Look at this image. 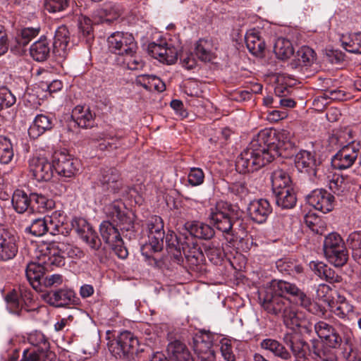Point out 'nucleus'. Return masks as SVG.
Listing matches in <instances>:
<instances>
[{"instance_id":"nucleus-28","label":"nucleus","mask_w":361,"mask_h":361,"mask_svg":"<svg viewBox=\"0 0 361 361\" xmlns=\"http://www.w3.org/2000/svg\"><path fill=\"white\" fill-rule=\"evenodd\" d=\"M71 118L82 128H92L95 126V114L89 107L76 106L72 111Z\"/></svg>"},{"instance_id":"nucleus-42","label":"nucleus","mask_w":361,"mask_h":361,"mask_svg":"<svg viewBox=\"0 0 361 361\" xmlns=\"http://www.w3.org/2000/svg\"><path fill=\"white\" fill-rule=\"evenodd\" d=\"M274 51L276 56L282 60L288 59L294 53L291 42L288 39L283 37L276 39Z\"/></svg>"},{"instance_id":"nucleus-2","label":"nucleus","mask_w":361,"mask_h":361,"mask_svg":"<svg viewBox=\"0 0 361 361\" xmlns=\"http://www.w3.org/2000/svg\"><path fill=\"white\" fill-rule=\"evenodd\" d=\"M49 255L47 248L43 244L40 245L35 251L36 261L29 263L27 266L26 277L30 285L36 290L39 287L45 271H51L56 266L62 264L61 258L51 259Z\"/></svg>"},{"instance_id":"nucleus-41","label":"nucleus","mask_w":361,"mask_h":361,"mask_svg":"<svg viewBox=\"0 0 361 361\" xmlns=\"http://www.w3.org/2000/svg\"><path fill=\"white\" fill-rule=\"evenodd\" d=\"M12 204L17 212H25L29 207L31 208L30 195L28 196L20 190H16L12 197Z\"/></svg>"},{"instance_id":"nucleus-46","label":"nucleus","mask_w":361,"mask_h":361,"mask_svg":"<svg viewBox=\"0 0 361 361\" xmlns=\"http://www.w3.org/2000/svg\"><path fill=\"white\" fill-rule=\"evenodd\" d=\"M31 209H37L39 212L50 209L54 206L52 200L37 193L30 194Z\"/></svg>"},{"instance_id":"nucleus-38","label":"nucleus","mask_w":361,"mask_h":361,"mask_svg":"<svg viewBox=\"0 0 361 361\" xmlns=\"http://www.w3.org/2000/svg\"><path fill=\"white\" fill-rule=\"evenodd\" d=\"M245 39L247 48L252 54L258 56L263 53L265 49V43L261 39L258 32L255 31L247 32Z\"/></svg>"},{"instance_id":"nucleus-24","label":"nucleus","mask_w":361,"mask_h":361,"mask_svg":"<svg viewBox=\"0 0 361 361\" xmlns=\"http://www.w3.org/2000/svg\"><path fill=\"white\" fill-rule=\"evenodd\" d=\"M45 302L55 307H63L75 304L78 300L75 292L71 289L62 288L43 295Z\"/></svg>"},{"instance_id":"nucleus-27","label":"nucleus","mask_w":361,"mask_h":361,"mask_svg":"<svg viewBox=\"0 0 361 361\" xmlns=\"http://www.w3.org/2000/svg\"><path fill=\"white\" fill-rule=\"evenodd\" d=\"M100 182L104 190L112 193L118 192L123 188L120 173L116 168L103 169Z\"/></svg>"},{"instance_id":"nucleus-60","label":"nucleus","mask_w":361,"mask_h":361,"mask_svg":"<svg viewBox=\"0 0 361 361\" xmlns=\"http://www.w3.org/2000/svg\"><path fill=\"white\" fill-rule=\"evenodd\" d=\"M228 191L233 195L239 198L245 197L248 193V189L245 182L238 181L229 183L228 185Z\"/></svg>"},{"instance_id":"nucleus-5","label":"nucleus","mask_w":361,"mask_h":361,"mask_svg":"<svg viewBox=\"0 0 361 361\" xmlns=\"http://www.w3.org/2000/svg\"><path fill=\"white\" fill-rule=\"evenodd\" d=\"M271 286H274L278 293L281 295L283 294L289 295L296 305L305 308L309 312L319 316L324 314L325 309L318 303L312 301L311 298L295 284L286 281H279L278 282H274Z\"/></svg>"},{"instance_id":"nucleus-63","label":"nucleus","mask_w":361,"mask_h":361,"mask_svg":"<svg viewBox=\"0 0 361 361\" xmlns=\"http://www.w3.org/2000/svg\"><path fill=\"white\" fill-rule=\"evenodd\" d=\"M15 102V96L8 89H0V110L11 106Z\"/></svg>"},{"instance_id":"nucleus-30","label":"nucleus","mask_w":361,"mask_h":361,"mask_svg":"<svg viewBox=\"0 0 361 361\" xmlns=\"http://www.w3.org/2000/svg\"><path fill=\"white\" fill-rule=\"evenodd\" d=\"M53 128L52 118L44 114H38L28 129L29 136L36 139Z\"/></svg>"},{"instance_id":"nucleus-22","label":"nucleus","mask_w":361,"mask_h":361,"mask_svg":"<svg viewBox=\"0 0 361 361\" xmlns=\"http://www.w3.org/2000/svg\"><path fill=\"white\" fill-rule=\"evenodd\" d=\"M123 209L118 203L114 202L106 207V213L118 223L121 230L130 231L134 227V215Z\"/></svg>"},{"instance_id":"nucleus-44","label":"nucleus","mask_w":361,"mask_h":361,"mask_svg":"<svg viewBox=\"0 0 361 361\" xmlns=\"http://www.w3.org/2000/svg\"><path fill=\"white\" fill-rule=\"evenodd\" d=\"M166 250L169 255L179 263L180 257V245L177 234L173 231H171L166 235Z\"/></svg>"},{"instance_id":"nucleus-18","label":"nucleus","mask_w":361,"mask_h":361,"mask_svg":"<svg viewBox=\"0 0 361 361\" xmlns=\"http://www.w3.org/2000/svg\"><path fill=\"white\" fill-rule=\"evenodd\" d=\"M182 242V251L185 255V263L191 270H195L204 261V254L199 247L195 238L185 237Z\"/></svg>"},{"instance_id":"nucleus-29","label":"nucleus","mask_w":361,"mask_h":361,"mask_svg":"<svg viewBox=\"0 0 361 361\" xmlns=\"http://www.w3.org/2000/svg\"><path fill=\"white\" fill-rule=\"evenodd\" d=\"M185 230L190 235V238L209 240L214 235V230L209 225L200 221L187 222Z\"/></svg>"},{"instance_id":"nucleus-31","label":"nucleus","mask_w":361,"mask_h":361,"mask_svg":"<svg viewBox=\"0 0 361 361\" xmlns=\"http://www.w3.org/2000/svg\"><path fill=\"white\" fill-rule=\"evenodd\" d=\"M48 233L53 235L62 234L67 232L65 227L66 216L60 211H55L51 215L45 216Z\"/></svg>"},{"instance_id":"nucleus-54","label":"nucleus","mask_w":361,"mask_h":361,"mask_svg":"<svg viewBox=\"0 0 361 361\" xmlns=\"http://www.w3.org/2000/svg\"><path fill=\"white\" fill-rule=\"evenodd\" d=\"M29 343L39 348V351L47 350L49 348V343L45 336L40 331H34L28 336Z\"/></svg>"},{"instance_id":"nucleus-39","label":"nucleus","mask_w":361,"mask_h":361,"mask_svg":"<svg viewBox=\"0 0 361 361\" xmlns=\"http://www.w3.org/2000/svg\"><path fill=\"white\" fill-rule=\"evenodd\" d=\"M195 51L197 58L202 61L209 62L215 58L212 42L204 38L197 42Z\"/></svg>"},{"instance_id":"nucleus-15","label":"nucleus","mask_w":361,"mask_h":361,"mask_svg":"<svg viewBox=\"0 0 361 361\" xmlns=\"http://www.w3.org/2000/svg\"><path fill=\"white\" fill-rule=\"evenodd\" d=\"M54 164L56 172L61 176L71 178L79 170L78 159L65 152H57L54 154Z\"/></svg>"},{"instance_id":"nucleus-10","label":"nucleus","mask_w":361,"mask_h":361,"mask_svg":"<svg viewBox=\"0 0 361 361\" xmlns=\"http://www.w3.org/2000/svg\"><path fill=\"white\" fill-rule=\"evenodd\" d=\"M259 299L263 308L275 315L281 314L289 305L288 300L271 286L259 292Z\"/></svg>"},{"instance_id":"nucleus-32","label":"nucleus","mask_w":361,"mask_h":361,"mask_svg":"<svg viewBox=\"0 0 361 361\" xmlns=\"http://www.w3.org/2000/svg\"><path fill=\"white\" fill-rule=\"evenodd\" d=\"M69 31L65 25H61L55 32L53 48L59 56H65L69 43Z\"/></svg>"},{"instance_id":"nucleus-8","label":"nucleus","mask_w":361,"mask_h":361,"mask_svg":"<svg viewBox=\"0 0 361 361\" xmlns=\"http://www.w3.org/2000/svg\"><path fill=\"white\" fill-rule=\"evenodd\" d=\"M209 218L218 230L226 233H231L235 221L231 205L224 202H218L214 208L211 209Z\"/></svg>"},{"instance_id":"nucleus-56","label":"nucleus","mask_w":361,"mask_h":361,"mask_svg":"<svg viewBox=\"0 0 361 361\" xmlns=\"http://www.w3.org/2000/svg\"><path fill=\"white\" fill-rule=\"evenodd\" d=\"M329 189L335 194L342 195L347 188V183L342 176L334 175L329 182Z\"/></svg>"},{"instance_id":"nucleus-7","label":"nucleus","mask_w":361,"mask_h":361,"mask_svg":"<svg viewBox=\"0 0 361 361\" xmlns=\"http://www.w3.org/2000/svg\"><path fill=\"white\" fill-rule=\"evenodd\" d=\"M147 229L149 242L142 246L141 250L143 255L150 257L148 251L157 252L163 248L164 231L162 219L158 216H152L148 221Z\"/></svg>"},{"instance_id":"nucleus-13","label":"nucleus","mask_w":361,"mask_h":361,"mask_svg":"<svg viewBox=\"0 0 361 361\" xmlns=\"http://www.w3.org/2000/svg\"><path fill=\"white\" fill-rule=\"evenodd\" d=\"M214 335L209 331H201L192 337V348L197 361H215L212 349Z\"/></svg>"},{"instance_id":"nucleus-16","label":"nucleus","mask_w":361,"mask_h":361,"mask_svg":"<svg viewBox=\"0 0 361 361\" xmlns=\"http://www.w3.org/2000/svg\"><path fill=\"white\" fill-rule=\"evenodd\" d=\"M18 237L0 224V260L13 259L18 250Z\"/></svg>"},{"instance_id":"nucleus-34","label":"nucleus","mask_w":361,"mask_h":361,"mask_svg":"<svg viewBox=\"0 0 361 361\" xmlns=\"http://www.w3.org/2000/svg\"><path fill=\"white\" fill-rule=\"evenodd\" d=\"M260 347L283 360H288L291 358L290 353L282 343L275 339L266 338L262 340L260 343Z\"/></svg>"},{"instance_id":"nucleus-59","label":"nucleus","mask_w":361,"mask_h":361,"mask_svg":"<svg viewBox=\"0 0 361 361\" xmlns=\"http://www.w3.org/2000/svg\"><path fill=\"white\" fill-rule=\"evenodd\" d=\"M39 32V28L25 27L21 30L18 42L23 46H26L32 38L35 37Z\"/></svg>"},{"instance_id":"nucleus-35","label":"nucleus","mask_w":361,"mask_h":361,"mask_svg":"<svg viewBox=\"0 0 361 361\" xmlns=\"http://www.w3.org/2000/svg\"><path fill=\"white\" fill-rule=\"evenodd\" d=\"M135 83L147 90H155L162 92L166 90L165 83L158 77L153 75H140L135 79Z\"/></svg>"},{"instance_id":"nucleus-40","label":"nucleus","mask_w":361,"mask_h":361,"mask_svg":"<svg viewBox=\"0 0 361 361\" xmlns=\"http://www.w3.org/2000/svg\"><path fill=\"white\" fill-rule=\"evenodd\" d=\"M271 180L273 192L292 187L289 175L283 169H277L274 170L271 173Z\"/></svg>"},{"instance_id":"nucleus-20","label":"nucleus","mask_w":361,"mask_h":361,"mask_svg":"<svg viewBox=\"0 0 361 361\" xmlns=\"http://www.w3.org/2000/svg\"><path fill=\"white\" fill-rule=\"evenodd\" d=\"M306 200L310 206L323 213L329 212L334 209V197L326 190H314Z\"/></svg>"},{"instance_id":"nucleus-58","label":"nucleus","mask_w":361,"mask_h":361,"mask_svg":"<svg viewBox=\"0 0 361 361\" xmlns=\"http://www.w3.org/2000/svg\"><path fill=\"white\" fill-rule=\"evenodd\" d=\"M346 245L351 250L352 255L361 252V231L350 233L346 240Z\"/></svg>"},{"instance_id":"nucleus-53","label":"nucleus","mask_w":361,"mask_h":361,"mask_svg":"<svg viewBox=\"0 0 361 361\" xmlns=\"http://www.w3.org/2000/svg\"><path fill=\"white\" fill-rule=\"evenodd\" d=\"M285 325L290 329H294L295 327L300 326V319L297 313L292 310L288 305L286 308L281 313Z\"/></svg>"},{"instance_id":"nucleus-14","label":"nucleus","mask_w":361,"mask_h":361,"mask_svg":"<svg viewBox=\"0 0 361 361\" xmlns=\"http://www.w3.org/2000/svg\"><path fill=\"white\" fill-rule=\"evenodd\" d=\"M29 169L37 181H49L54 174V159L49 161L45 157L34 156L29 160Z\"/></svg>"},{"instance_id":"nucleus-25","label":"nucleus","mask_w":361,"mask_h":361,"mask_svg":"<svg viewBox=\"0 0 361 361\" xmlns=\"http://www.w3.org/2000/svg\"><path fill=\"white\" fill-rule=\"evenodd\" d=\"M319 164L314 153L307 150H301L295 157V164L298 170L302 173H307L310 177L317 176Z\"/></svg>"},{"instance_id":"nucleus-43","label":"nucleus","mask_w":361,"mask_h":361,"mask_svg":"<svg viewBox=\"0 0 361 361\" xmlns=\"http://www.w3.org/2000/svg\"><path fill=\"white\" fill-rule=\"evenodd\" d=\"M310 267L312 271L322 279H325L329 283H334L337 281L336 278L338 276H335L334 271L329 268L325 264L321 262H312L310 263Z\"/></svg>"},{"instance_id":"nucleus-26","label":"nucleus","mask_w":361,"mask_h":361,"mask_svg":"<svg viewBox=\"0 0 361 361\" xmlns=\"http://www.w3.org/2000/svg\"><path fill=\"white\" fill-rule=\"evenodd\" d=\"M283 341L296 358H305L310 351L309 344L298 334H285Z\"/></svg>"},{"instance_id":"nucleus-37","label":"nucleus","mask_w":361,"mask_h":361,"mask_svg":"<svg viewBox=\"0 0 361 361\" xmlns=\"http://www.w3.org/2000/svg\"><path fill=\"white\" fill-rule=\"evenodd\" d=\"M351 134V130L347 128L334 132L328 140L329 150L341 149L345 145L352 142Z\"/></svg>"},{"instance_id":"nucleus-3","label":"nucleus","mask_w":361,"mask_h":361,"mask_svg":"<svg viewBox=\"0 0 361 361\" xmlns=\"http://www.w3.org/2000/svg\"><path fill=\"white\" fill-rule=\"evenodd\" d=\"M259 140L269 148L274 159L281 154V150L289 151L295 146L293 133L286 129L280 131L271 128L263 129L259 132Z\"/></svg>"},{"instance_id":"nucleus-57","label":"nucleus","mask_w":361,"mask_h":361,"mask_svg":"<svg viewBox=\"0 0 361 361\" xmlns=\"http://www.w3.org/2000/svg\"><path fill=\"white\" fill-rule=\"evenodd\" d=\"M8 308L13 313L18 312L20 308L23 307L18 292L16 290L8 293L5 297Z\"/></svg>"},{"instance_id":"nucleus-49","label":"nucleus","mask_w":361,"mask_h":361,"mask_svg":"<svg viewBox=\"0 0 361 361\" xmlns=\"http://www.w3.org/2000/svg\"><path fill=\"white\" fill-rule=\"evenodd\" d=\"M334 313L341 319L348 318L354 314V307L343 296H338Z\"/></svg>"},{"instance_id":"nucleus-55","label":"nucleus","mask_w":361,"mask_h":361,"mask_svg":"<svg viewBox=\"0 0 361 361\" xmlns=\"http://www.w3.org/2000/svg\"><path fill=\"white\" fill-rule=\"evenodd\" d=\"M204 252L209 259L214 264H219L224 257V251L214 243H210L204 248Z\"/></svg>"},{"instance_id":"nucleus-52","label":"nucleus","mask_w":361,"mask_h":361,"mask_svg":"<svg viewBox=\"0 0 361 361\" xmlns=\"http://www.w3.org/2000/svg\"><path fill=\"white\" fill-rule=\"evenodd\" d=\"M25 231L35 236H42L48 233L45 216L32 220L31 224L25 228Z\"/></svg>"},{"instance_id":"nucleus-48","label":"nucleus","mask_w":361,"mask_h":361,"mask_svg":"<svg viewBox=\"0 0 361 361\" xmlns=\"http://www.w3.org/2000/svg\"><path fill=\"white\" fill-rule=\"evenodd\" d=\"M13 154L11 140L4 135H0V162L8 164L12 160Z\"/></svg>"},{"instance_id":"nucleus-33","label":"nucleus","mask_w":361,"mask_h":361,"mask_svg":"<svg viewBox=\"0 0 361 361\" xmlns=\"http://www.w3.org/2000/svg\"><path fill=\"white\" fill-rule=\"evenodd\" d=\"M276 197V204L283 209L293 208L297 202V196L292 187L274 192Z\"/></svg>"},{"instance_id":"nucleus-62","label":"nucleus","mask_w":361,"mask_h":361,"mask_svg":"<svg viewBox=\"0 0 361 361\" xmlns=\"http://www.w3.org/2000/svg\"><path fill=\"white\" fill-rule=\"evenodd\" d=\"M68 6V0H46L45 8L49 13L60 12Z\"/></svg>"},{"instance_id":"nucleus-4","label":"nucleus","mask_w":361,"mask_h":361,"mask_svg":"<svg viewBox=\"0 0 361 361\" xmlns=\"http://www.w3.org/2000/svg\"><path fill=\"white\" fill-rule=\"evenodd\" d=\"M108 348L111 354L116 359L130 360L142 349H140V342L133 333L125 331L115 339L108 342Z\"/></svg>"},{"instance_id":"nucleus-11","label":"nucleus","mask_w":361,"mask_h":361,"mask_svg":"<svg viewBox=\"0 0 361 361\" xmlns=\"http://www.w3.org/2000/svg\"><path fill=\"white\" fill-rule=\"evenodd\" d=\"M107 42L109 50L118 55L135 54L137 49L134 37L128 32H114L108 37Z\"/></svg>"},{"instance_id":"nucleus-19","label":"nucleus","mask_w":361,"mask_h":361,"mask_svg":"<svg viewBox=\"0 0 361 361\" xmlns=\"http://www.w3.org/2000/svg\"><path fill=\"white\" fill-rule=\"evenodd\" d=\"M148 53L160 62L166 64L174 63L178 57V52L176 48L168 47L165 42H151L147 47Z\"/></svg>"},{"instance_id":"nucleus-47","label":"nucleus","mask_w":361,"mask_h":361,"mask_svg":"<svg viewBox=\"0 0 361 361\" xmlns=\"http://www.w3.org/2000/svg\"><path fill=\"white\" fill-rule=\"evenodd\" d=\"M313 352L321 361H337L336 348H332L323 343L321 348H318L313 343Z\"/></svg>"},{"instance_id":"nucleus-45","label":"nucleus","mask_w":361,"mask_h":361,"mask_svg":"<svg viewBox=\"0 0 361 361\" xmlns=\"http://www.w3.org/2000/svg\"><path fill=\"white\" fill-rule=\"evenodd\" d=\"M343 47L348 52L361 54V32L342 37Z\"/></svg>"},{"instance_id":"nucleus-64","label":"nucleus","mask_w":361,"mask_h":361,"mask_svg":"<svg viewBox=\"0 0 361 361\" xmlns=\"http://www.w3.org/2000/svg\"><path fill=\"white\" fill-rule=\"evenodd\" d=\"M169 361H180V342L176 340L169 343L167 347Z\"/></svg>"},{"instance_id":"nucleus-9","label":"nucleus","mask_w":361,"mask_h":361,"mask_svg":"<svg viewBox=\"0 0 361 361\" xmlns=\"http://www.w3.org/2000/svg\"><path fill=\"white\" fill-rule=\"evenodd\" d=\"M99 231L103 240L119 258L126 259L128 257V250L123 246V241L118 230L112 223L104 221L100 225Z\"/></svg>"},{"instance_id":"nucleus-1","label":"nucleus","mask_w":361,"mask_h":361,"mask_svg":"<svg viewBox=\"0 0 361 361\" xmlns=\"http://www.w3.org/2000/svg\"><path fill=\"white\" fill-rule=\"evenodd\" d=\"M274 160L269 148L259 140V133L237 157L236 170L240 173L259 170Z\"/></svg>"},{"instance_id":"nucleus-23","label":"nucleus","mask_w":361,"mask_h":361,"mask_svg":"<svg viewBox=\"0 0 361 361\" xmlns=\"http://www.w3.org/2000/svg\"><path fill=\"white\" fill-rule=\"evenodd\" d=\"M247 212L253 221L263 224L271 214L272 207L267 199L254 200L248 204Z\"/></svg>"},{"instance_id":"nucleus-51","label":"nucleus","mask_w":361,"mask_h":361,"mask_svg":"<svg viewBox=\"0 0 361 361\" xmlns=\"http://www.w3.org/2000/svg\"><path fill=\"white\" fill-rule=\"evenodd\" d=\"M276 267L280 272L289 275L293 273L299 274L302 271L301 266L296 264L289 259H279L276 262Z\"/></svg>"},{"instance_id":"nucleus-61","label":"nucleus","mask_w":361,"mask_h":361,"mask_svg":"<svg viewBox=\"0 0 361 361\" xmlns=\"http://www.w3.org/2000/svg\"><path fill=\"white\" fill-rule=\"evenodd\" d=\"M92 249L99 250L102 245L101 240L92 228L81 238Z\"/></svg>"},{"instance_id":"nucleus-50","label":"nucleus","mask_w":361,"mask_h":361,"mask_svg":"<svg viewBox=\"0 0 361 361\" xmlns=\"http://www.w3.org/2000/svg\"><path fill=\"white\" fill-rule=\"evenodd\" d=\"M316 54L314 51L309 47H302L297 51L296 59L300 66H309L314 61Z\"/></svg>"},{"instance_id":"nucleus-6","label":"nucleus","mask_w":361,"mask_h":361,"mask_svg":"<svg viewBox=\"0 0 361 361\" xmlns=\"http://www.w3.org/2000/svg\"><path fill=\"white\" fill-rule=\"evenodd\" d=\"M324 255L335 267H343L348 259V252L341 236L335 232L329 233L324 241Z\"/></svg>"},{"instance_id":"nucleus-12","label":"nucleus","mask_w":361,"mask_h":361,"mask_svg":"<svg viewBox=\"0 0 361 361\" xmlns=\"http://www.w3.org/2000/svg\"><path fill=\"white\" fill-rule=\"evenodd\" d=\"M360 147V144L355 141L343 146L331 158L334 169L345 170L351 167L358 157Z\"/></svg>"},{"instance_id":"nucleus-36","label":"nucleus","mask_w":361,"mask_h":361,"mask_svg":"<svg viewBox=\"0 0 361 361\" xmlns=\"http://www.w3.org/2000/svg\"><path fill=\"white\" fill-rule=\"evenodd\" d=\"M50 52L49 42L45 37H41L33 43L30 48V54L32 59L37 61H45Z\"/></svg>"},{"instance_id":"nucleus-17","label":"nucleus","mask_w":361,"mask_h":361,"mask_svg":"<svg viewBox=\"0 0 361 361\" xmlns=\"http://www.w3.org/2000/svg\"><path fill=\"white\" fill-rule=\"evenodd\" d=\"M47 248L49 256L51 259L61 258L62 264L56 267H61L65 264V257L70 258H81L84 254L83 252L78 247L68 243H59L43 244Z\"/></svg>"},{"instance_id":"nucleus-21","label":"nucleus","mask_w":361,"mask_h":361,"mask_svg":"<svg viewBox=\"0 0 361 361\" xmlns=\"http://www.w3.org/2000/svg\"><path fill=\"white\" fill-rule=\"evenodd\" d=\"M314 331L324 344L332 348H339L343 343V338L336 329L324 321H319L314 324Z\"/></svg>"}]
</instances>
